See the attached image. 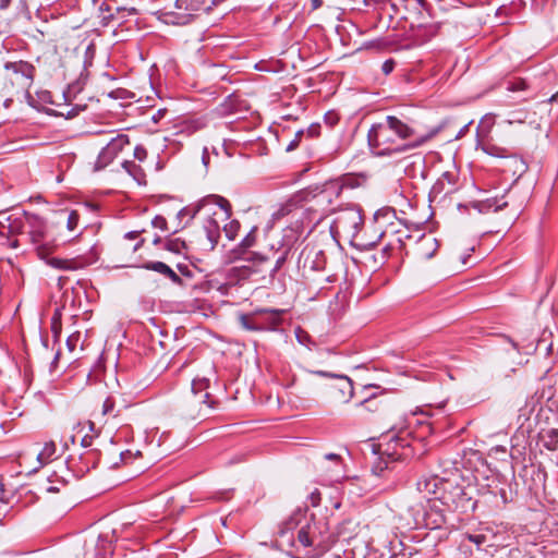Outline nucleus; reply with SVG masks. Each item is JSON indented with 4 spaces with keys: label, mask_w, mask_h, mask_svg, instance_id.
I'll return each instance as SVG.
<instances>
[{
    "label": "nucleus",
    "mask_w": 558,
    "mask_h": 558,
    "mask_svg": "<svg viewBox=\"0 0 558 558\" xmlns=\"http://www.w3.org/2000/svg\"><path fill=\"white\" fill-rule=\"evenodd\" d=\"M417 488L421 492L437 495L448 511L463 513L474 510L476 507L471 488L450 481H442L437 477L424 480L417 483Z\"/></svg>",
    "instance_id": "1"
},
{
    "label": "nucleus",
    "mask_w": 558,
    "mask_h": 558,
    "mask_svg": "<svg viewBox=\"0 0 558 558\" xmlns=\"http://www.w3.org/2000/svg\"><path fill=\"white\" fill-rule=\"evenodd\" d=\"M331 210L339 238L349 239L351 244L360 250H369L379 242L380 235H377L374 241H366L364 234H361L363 218L357 208L349 207L338 210L332 208Z\"/></svg>",
    "instance_id": "2"
},
{
    "label": "nucleus",
    "mask_w": 558,
    "mask_h": 558,
    "mask_svg": "<svg viewBox=\"0 0 558 558\" xmlns=\"http://www.w3.org/2000/svg\"><path fill=\"white\" fill-rule=\"evenodd\" d=\"M316 391L328 404H344L354 396V387L349 377L325 369H316Z\"/></svg>",
    "instance_id": "3"
},
{
    "label": "nucleus",
    "mask_w": 558,
    "mask_h": 558,
    "mask_svg": "<svg viewBox=\"0 0 558 558\" xmlns=\"http://www.w3.org/2000/svg\"><path fill=\"white\" fill-rule=\"evenodd\" d=\"M389 128L390 126H389V123L387 122V118H385L384 122L373 125L367 134L368 142L373 147L383 148L381 154H384L385 151L401 153V151H405L408 149H413V148L422 146L423 144H425L433 137L432 134L422 136L418 140L414 141L413 143H410V144H407L403 146H399L396 148H390V145L393 144V138H392L393 133H392L391 129H389Z\"/></svg>",
    "instance_id": "4"
},
{
    "label": "nucleus",
    "mask_w": 558,
    "mask_h": 558,
    "mask_svg": "<svg viewBox=\"0 0 558 558\" xmlns=\"http://www.w3.org/2000/svg\"><path fill=\"white\" fill-rule=\"evenodd\" d=\"M343 190V183L339 179L327 180L322 185H316V214H328L339 202Z\"/></svg>",
    "instance_id": "5"
},
{
    "label": "nucleus",
    "mask_w": 558,
    "mask_h": 558,
    "mask_svg": "<svg viewBox=\"0 0 558 558\" xmlns=\"http://www.w3.org/2000/svg\"><path fill=\"white\" fill-rule=\"evenodd\" d=\"M373 423L381 433L398 430L400 434L407 427V420L402 411L390 403L381 407V412L374 416Z\"/></svg>",
    "instance_id": "6"
},
{
    "label": "nucleus",
    "mask_w": 558,
    "mask_h": 558,
    "mask_svg": "<svg viewBox=\"0 0 558 558\" xmlns=\"http://www.w3.org/2000/svg\"><path fill=\"white\" fill-rule=\"evenodd\" d=\"M446 511L448 510L436 496L424 507L422 519H415V526L424 525L429 530H439L446 524Z\"/></svg>",
    "instance_id": "7"
},
{
    "label": "nucleus",
    "mask_w": 558,
    "mask_h": 558,
    "mask_svg": "<svg viewBox=\"0 0 558 558\" xmlns=\"http://www.w3.org/2000/svg\"><path fill=\"white\" fill-rule=\"evenodd\" d=\"M316 242H320L325 247H336L339 245V236L333 223L332 210L328 214H322L316 221Z\"/></svg>",
    "instance_id": "8"
},
{
    "label": "nucleus",
    "mask_w": 558,
    "mask_h": 558,
    "mask_svg": "<svg viewBox=\"0 0 558 558\" xmlns=\"http://www.w3.org/2000/svg\"><path fill=\"white\" fill-rule=\"evenodd\" d=\"M343 460L340 454L326 453L316 459V473L326 481H338L341 477Z\"/></svg>",
    "instance_id": "9"
},
{
    "label": "nucleus",
    "mask_w": 558,
    "mask_h": 558,
    "mask_svg": "<svg viewBox=\"0 0 558 558\" xmlns=\"http://www.w3.org/2000/svg\"><path fill=\"white\" fill-rule=\"evenodd\" d=\"M270 256L257 253V252H244L243 257H241L240 265L234 267L233 270L241 271V277L246 278L252 274H259L266 269V265L268 264Z\"/></svg>",
    "instance_id": "10"
},
{
    "label": "nucleus",
    "mask_w": 558,
    "mask_h": 558,
    "mask_svg": "<svg viewBox=\"0 0 558 558\" xmlns=\"http://www.w3.org/2000/svg\"><path fill=\"white\" fill-rule=\"evenodd\" d=\"M126 145H129L128 135L118 134L113 137L99 153L95 162V169L101 170L106 168Z\"/></svg>",
    "instance_id": "11"
},
{
    "label": "nucleus",
    "mask_w": 558,
    "mask_h": 558,
    "mask_svg": "<svg viewBox=\"0 0 558 558\" xmlns=\"http://www.w3.org/2000/svg\"><path fill=\"white\" fill-rule=\"evenodd\" d=\"M408 447V440L402 438L400 434H396L387 441V444L377 445L375 453L385 456L386 459L391 462H397L408 456L405 452Z\"/></svg>",
    "instance_id": "12"
},
{
    "label": "nucleus",
    "mask_w": 558,
    "mask_h": 558,
    "mask_svg": "<svg viewBox=\"0 0 558 558\" xmlns=\"http://www.w3.org/2000/svg\"><path fill=\"white\" fill-rule=\"evenodd\" d=\"M209 202L217 205L220 208L221 214H222V218H221L222 220H228L231 217V205H230L229 201L219 195H210V196L206 197L205 199H203V202L201 204H198L194 207L187 206V207L182 208L178 213V218L183 219L185 217H189L187 222L191 221L192 219H194V217L197 215V213L201 210V208L203 206H205L206 203H209Z\"/></svg>",
    "instance_id": "13"
},
{
    "label": "nucleus",
    "mask_w": 558,
    "mask_h": 558,
    "mask_svg": "<svg viewBox=\"0 0 558 558\" xmlns=\"http://www.w3.org/2000/svg\"><path fill=\"white\" fill-rule=\"evenodd\" d=\"M439 250V241L433 234L422 235L413 247V253L418 260H428Z\"/></svg>",
    "instance_id": "14"
},
{
    "label": "nucleus",
    "mask_w": 558,
    "mask_h": 558,
    "mask_svg": "<svg viewBox=\"0 0 558 558\" xmlns=\"http://www.w3.org/2000/svg\"><path fill=\"white\" fill-rule=\"evenodd\" d=\"M141 268L146 270L156 271L167 278H169L175 284H182V278L166 263L163 262H147L141 266Z\"/></svg>",
    "instance_id": "15"
},
{
    "label": "nucleus",
    "mask_w": 558,
    "mask_h": 558,
    "mask_svg": "<svg viewBox=\"0 0 558 558\" xmlns=\"http://www.w3.org/2000/svg\"><path fill=\"white\" fill-rule=\"evenodd\" d=\"M175 7L189 11V16L198 11L208 12L214 5L213 0H177Z\"/></svg>",
    "instance_id": "16"
},
{
    "label": "nucleus",
    "mask_w": 558,
    "mask_h": 558,
    "mask_svg": "<svg viewBox=\"0 0 558 558\" xmlns=\"http://www.w3.org/2000/svg\"><path fill=\"white\" fill-rule=\"evenodd\" d=\"M209 387V379L208 378H196L192 383V392L193 398L197 399L198 403H205L208 405V408H214L215 401L210 399V395L208 392H205L204 395H199L202 390H206Z\"/></svg>",
    "instance_id": "17"
},
{
    "label": "nucleus",
    "mask_w": 558,
    "mask_h": 558,
    "mask_svg": "<svg viewBox=\"0 0 558 558\" xmlns=\"http://www.w3.org/2000/svg\"><path fill=\"white\" fill-rule=\"evenodd\" d=\"M25 220L27 226L29 227V233L32 235L33 242L37 243L41 240L45 233V221L41 217L35 214L25 213Z\"/></svg>",
    "instance_id": "18"
},
{
    "label": "nucleus",
    "mask_w": 558,
    "mask_h": 558,
    "mask_svg": "<svg viewBox=\"0 0 558 558\" xmlns=\"http://www.w3.org/2000/svg\"><path fill=\"white\" fill-rule=\"evenodd\" d=\"M386 119L389 123V129H391L392 133L400 140H408L414 135V130L407 123L402 122L400 118H396V116H387Z\"/></svg>",
    "instance_id": "19"
},
{
    "label": "nucleus",
    "mask_w": 558,
    "mask_h": 558,
    "mask_svg": "<svg viewBox=\"0 0 558 558\" xmlns=\"http://www.w3.org/2000/svg\"><path fill=\"white\" fill-rule=\"evenodd\" d=\"M343 312L344 299L340 298V292L337 291L333 293L332 299L329 301V304L325 310L327 323L330 320H337L342 316Z\"/></svg>",
    "instance_id": "20"
},
{
    "label": "nucleus",
    "mask_w": 558,
    "mask_h": 558,
    "mask_svg": "<svg viewBox=\"0 0 558 558\" xmlns=\"http://www.w3.org/2000/svg\"><path fill=\"white\" fill-rule=\"evenodd\" d=\"M4 68L8 71H12L15 74H20L28 81V84L33 83L35 75V66L26 61L8 62Z\"/></svg>",
    "instance_id": "21"
},
{
    "label": "nucleus",
    "mask_w": 558,
    "mask_h": 558,
    "mask_svg": "<svg viewBox=\"0 0 558 558\" xmlns=\"http://www.w3.org/2000/svg\"><path fill=\"white\" fill-rule=\"evenodd\" d=\"M502 170L504 172H510L512 175L520 178L527 170V165L522 158L510 156L504 162Z\"/></svg>",
    "instance_id": "22"
},
{
    "label": "nucleus",
    "mask_w": 558,
    "mask_h": 558,
    "mask_svg": "<svg viewBox=\"0 0 558 558\" xmlns=\"http://www.w3.org/2000/svg\"><path fill=\"white\" fill-rule=\"evenodd\" d=\"M48 263L51 267L60 270H76L86 265L81 258L63 259L53 257L50 258Z\"/></svg>",
    "instance_id": "23"
},
{
    "label": "nucleus",
    "mask_w": 558,
    "mask_h": 558,
    "mask_svg": "<svg viewBox=\"0 0 558 558\" xmlns=\"http://www.w3.org/2000/svg\"><path fill=\"white\" fill-rule=\"evenodd\" d=\"M204 230L213 250L220 238V223L214 217H208L204 225Z\"/></svg>",
    "instance_id": "24"
},
{
    "label": "nucleus",
    "mask_w": 558,
    "mask_h": 558,
    "mask_svg": "<svg viewBox=\"0 0 558 558\" xmlns=\"http://www.w3.org/2000/svg\"><path fill=\"white\" fill-rule=\"evenodd\" d=\"M314 198V190L308 185L292 195L289 199L293 207H305Z\"/></svg>",
    "instance_id": "25"
},
{
    "label": "nucleus",
    "mask_w": 558,
    "mask_h": 558,
    "mask_svg": "<svg viewBox=\"0 0 558 558\" xmlns=\"http://www.w3.org/2000/svg\"><path fill=\"white\" fill-rule=\"evenodd\" d=\"M57 446L53 441L45 442L41 450L37 453V461L39 466H44L45 464L51 462L56 456Z\"/></svg>",
    "instance_id": "26"
},
{
    "label": "nucleus",
    "mask_w": 558,
    "mask_h": 558,
    "mask_svg": "<svg viewBox=\"0 0 558 558\" xmlns=\"http://www.w3.org/2000/svg\"><path fill=\"white\" fill-rule=\"evenodd\" d=\"M514 202L515 196L513 192H508L501 201H496L493 205H489V207H494V211L498 213L512 205V215H515L519 207L513 205Z\"/></svg>",
    "instance_id": "27"
},
{
    "label": "nucleus",
    "mask_w": 558,
    "mask_h": 558,
    "mask_svg": "<svg viewBox=\"0 0 558 558\" xmlns=\"http://www.w3.org/2000/svg\"><path fill=\"white\" fill-rule=\"evenodd\" d=\"M386 403L387 402L378 400L375 396H369L362 400L357 405L371 413H376L377 415L379 412H381V407H385Z\"/></svg>",
    "instance_id": "28"
},
{
    "label": "nucleus",
    "mask_w": 558,
    "mask_h": 558,
    "mask_svg": "<svg viewBox=\"0 0 558 558\" xmlns=\"http://www.w3.org/2000/svg\"><path fill=\"white\" fill-rule=\"evenodd\" d=\"M96 458L97 453L94 451H86L85 453L80 456V461L82 463L81 466L77 468L78 473L87 472L90 468L96 466Z\"/></svg>",
    "instance_id": "29"
},
{
    "label": "nucleus",
    "mask_w": 558,
    "mask_h": 558,
    "mask_svg": "<svg viewBox=\"0 0 558 558\" xmlns=\"http://www.w3.org/2000/svg\"><path fill=\"white\" fill-rule=\"evenodd\" d=\"M123 169L131 174L138 183L144 179V172L140 166L133 161L125 160L122 162Z\"/></svg>",
    "instance_id": "30"
},
{
    "label": "nucleus",
    "mask_w": 558,
    "mask_h": 558,
    "mask_svg": "<svg viewBox=\"0 0 558 558\" xmlns=\"http://www.w3.org/2000/svg\"><path fill=\"white\" fill-rule=\"evenodd\" d=\"M545 440V447L548 450H556L558 447V428H549L545 430L543 435Z\"/></svg>",
    "instance_id": "31"
},
{
    "label": "nucleus",
    "mask_w": 558,
    "mask_h": 558,
    "mask_svg": "<svg viewBox=\"0 0 558 558\" xmlns=\"http://www.w3.org/2000/svg\"><path fill=\"white\" fill-rule=\"evenodd\" d=\"M186 245H185V242L182 241L181 239L179 238H175V239H167L166 243H165V248L169 252H172L174 254H182L183 251L185 250Z\"/></svg>",
    "instance_id": "32"
},
{
    "label": "nucleus",
    "mask_w": 558,
    "mask_h": 558,
    "mask_svg": "<svg viewBox=\"0 0 558 558\" xmlns=\"http://www.w3.org/2000/svg\"><path fill=\"white\" fill-rule=\"evenodd\" d=\"M470 254H464L461 250H453L449 255V263L452 267L465 265Z\"/></svg>",
    "instance_id": "33"
},
{
    "label": "nucleus",
    "mask_w": 558,
    "mask_h": 558,
    "mask_svg": "<svg viewBox=\"0 0 558 558\" xmlns=\"http://www.w3.org/2000/svg\"><path fill=\"white\" fill-rule=\"evenodd\" d=\"M311 525L307 523L305 526H303L298 534V541L299 543L304 547L312 546L313 539L310 534Z\"/></svg>",
    "instance_id": "34"
},
{
    "label": "nucleus",
    "mask_w": 558,
    "mask_h": 558,
    "mask_svg": "<svg viewBox=\"0 0 558 558\" xmlns=\"http://www.w3.org/2000/svg\"><path fill=\"white\" fill-rule=\"evenodd\" d=\"M293 206L291 205V203L289 202L288 204L286 205H281L279 208H277L272 214H271V220H270V225L268 226L269 228L272 227V225L281 219L282 217L287 216L290 211H291V208Z\"/></svg>",
    "instance_id": "35"
},
{
    "label": "nucleus",
    "mask_w": 558,
    "mask_h": 558,
    "mask_svg": "<svg viewBox=\"0 0 558 558\" xmlns=\"http://www.w3.org/2000/svg\"><path fill=\"white\" fill-rule=\"evenodd\" d=\"M62 214L66 215V229L71 232L75 231L80 221L78 213L76 210H71L62 211Z\"/></svg>",
    "instance_id": "36"
},
{
    "label": "nucleus",
    "mask_w": 558,
    "mask_h": 558,
    "mask_svg": "<svg viewBox=\"0 0 558 558\" xmlns=\"http://www.w3.org/2000/svg\"><path fill=\"white\" fill-rule=\"evenodd\" d=\"M96 547L99 550V555L106 556L107 554H111V542L107 538V536L99 535L97 538Z\"/></svg>",
    "instance_id": "37"
},
{
    "label": "nucleus",
    "mask_w": 558,
    "mask_h": 558,
    "mask_svg": "<svg viewBox=\"0 0 558 558\" xmlns=\"http://www.w3.org/2000/svg\"><path fill=\"white\" fill-rule=\"evenodd\" d=\"M277 254L274 253V256ZM287 256H288V250L287 248H283L281 251L278 252V256L276 257V262H275V265L274 267L270 269V276L274 277L275 274L283 266V264L286 263L287 260Z\"/></svg>",
    "instance_id": "38"
},
{
    "label": "nucleus",
    "mask_w": 558,
    "mask_h": 558,
    "mask_svg": "<svg viewBox=\"0 0 558 558\" xmlns=\"http://www.w3.org/2000/svg\"><path fill=\"white\" fill-rule=\"evenodd\" d=\"M377 462L374 463L372 471L375 475H381V473L389 468L390 460H386L385 456L378 454Z\"/></svg>",
    "instance_id": "39"
},
{
    "label": "nucleus",
    "mask_w": 558,
    "mask_h": 558,
    "mask_svg": "<svg viewBox=\"0 0 558 558\" xmlns=\"http://www.w3.org/2000/svg\"><path fill=\"white\" fill-rule=\"evenodd\" d=\"M114 407H116L114 399L111 396L107 397L102 403V411H101L102 415L116 416L117 414L114 413Z\"/></svg>",
    "instance_id": "40"
},
{
    "label": "nucleus",
    "mask_w": 558,
    "mask_h": 558,
    "mask_svg": "<svg viewBox=\"0 0 558 558\" xmlns=\"http://www.w3.org/2000/svg\"><path fill=\"white\" fill-rule=\"evenodd\" d=\"M339 113L337 111H328L324 116V123L328 128H332L339 122Z\"/></svg>",
    "instance_id": "41"
},
{
    "label": "nucleus",
    "mask_w": 558,
    "mask_h": 558,
    "mask_svg": "<svg viewBox=\"0 0 558 558\" xmlns=\"http://www.w3.org/2000/svg\"><path fill=\"white\" fill-rule=\"evenodd\" d=\"M295 336H296L298 341L301 344H303L305 347L310 345V343H311V336L307 332H305L301 328H296L295 329Z\"/></svg>",
    "instance_id": "42"
},
{
    "label": "nucleus",
    "mask_w": 558,
    "mask_h": 558,
    "mask_svg": "<svg viewBox=\"0 0 558 558\" xmlns=\"http://www.w3.org/2000/svg\"><path fill=\"white\" fill-rule=\"evenodd\" d=\"M238 228H239V222L238 221H231L229 225H226L223 227V230H225L226 235L228 236V239H230V240L234 239V236L236 234V231H238Z\"/></svg>",
    "instance_id": "43"
},
{
    "label": "nucleus",
    "mask_w": 558,
    "mask_h": 558,
    "mask_svg": "<svg viewBox=\"0 0 558 558\" xmlns=\"http://www.w3.org/2000/svg\"><path fill=\"white\" fill-rule=\"evenodd\" d=\"M255 228L252 229L250 233L246 234V236L241 241L240 247L248 248L254 245L255 243Z\"/></svg>",
    "instance_id": "44"
},
{
    "label": "nucleus",
    "mask_w": 558,
    "mask_h": 558,
    "mask_svg": "<svg viewBox=\"0 0 558 558\" xmlns=\"http://www.w3.org/2000/svg\"><path fill=\"white\" fill-rule=\"evenodd\" d=\"M327 78H329L330 86L326 89L325 97H329L330 95L335 94V92H336V81L337 80L335 77V74L325 73L324 80H327Z\"/></svg>",
    "instance_id": "45"
},
{
    "label": "nucleus",
    "mask_w": 558,
    "mask_h": 558,
    "mask_svg": "<svg viewBox=\"0 0 558 558\" xmlns=\"http://www.w3.org/2000/svg\"><path fill=\"white\" fill-rule=\"evenodd\" d=\"M151 225L154 228L156 229H160L161 231H166L167 230V220L165 217L162 216H156L153 220H151Z\"/></svg>",
    "instance_id": "46"
},
{
    "label": "nucleus",
    "mask_w": 558,
    "mask_h": 558,
    "mask_svg": "<svg viewBox=\"0 0 558 558\" xmlns=\"http://www.w3.org/2000/svg\"><path fill=\"white\" fill-rule=\"evenodd\" d=\"M466 539L469 542L475 544L477 547H480L481 545H483L486 542V536L483 534H480V535L468 534Z\"/></svg>",
    "instance_id": "47"
},
{
    "label": "nucleus",
    "mask_w": 558,
    "mask_h": 558,
    "mask_svg": "<svg viewBox=\"0 0 558 558\" xmlns=\"http://www.w3.org/2000/svg\"><path fill=\"white\" fill-rule=\"evenodd\" d=\"M304 135V131L300 130L295 133V137L290 142V144L287 146V150H293L299 146V143L301 141V137Z\"/></svg>",
    "instance_id": "48"
},
{
    "label": "nucleus",
    "mask_w": 558,
    "mask_h": 558,
    "mask_svg": "<svg viewBox=\"0 0 558 558\" xmlns=\"http://www.w3.org/2000/svg\"><path fill=\"white\" fill-rule=\"evenodd\" d=\"M337 538L329 534L322 541L323 551L329 550L332 545L336 543Z\"/></svg>",
    "instance_id": "49"
},
{
    "label": "nucleus",
    "mask_w": 558,
    "mask_h": 558,
    "mask_svg": "<svg viewBox=\"0 0 558 558\" xmlns=\"http://www.w3.org/2000/svg\"><path fill=\"white\" fill-rule=\"evenodd\" d=\"M396 62L392 59L386 60L381 65V71L385 75L390 74L395 69Z\"/></svg>",
    "instance_id": "50"
},
{
    "label": "nucleus",
    "mask_w": 558,
    "mask_h": 558,
    "mask_svg": "<svg viewBox=\"0 0 558 558\" xmlns=\"http://www.w3.org/2000/svg\"><path fill=\"white\" fill-rule=\"evenodd\" d=\"M134 157L140 161H143L147 157V150L143 146L137 145L134 148Z\"/></svg>",
    "instance_id": "51"
},
{
    "label": "nucleus",
    "mask_w": 558,
    "mask_h": 558,
    "mask_svg": "<svg viewBox=\"0 0 558 558\" xmlns=\"http://www.w3.org/2000/svg\"><path fill=\"white\" fill-rule=\"evenodd\" d=\"M325 254H324V250H320L317 254H316V262H315V265H316V269H318L322 264L324 263L325 264Z\"/></svg>",
    "instance_id": "52"
},
{
    "label": "nucleus",
    "mask_w": 558,
    "mask_h": 558,
    "mask_svg": "<svg viewBox=\"0 0 558 558\" xmlns=\"http://www.w3.org/2000/svg\"><path fill=\"white\" fill-rule=\"evenodd\" d=\"M339 149V141H336L335 144L331 147H326L325 150L327 153V156H332L335 153H337Z\"/></svg>",
    "instance_id": "53"
},
{
    "label": "nucleus",
    "mask_w": 558,
    "mask_h": 558,
    "mask_svg": "<svg viewBox=\"0 0 558 558\" xmlns=\"http://www.w3.org/2000/svg\"><path fill=\"white\" fill-rule=\"evenodd\" d=\"M80 110L81 109L73 108V109L69 110L66 113H61V116L65 117L66 119H72L75 116H77Z\"/></svg>",
    "instance_id": "54"
},
{
    "label": "nucleus",
    "mask_w": 558,
    "mask_h": 558,
    "mask_svg": "<svg viewBox=\"0 0 558 558\" xmlns=\"http://www.w3.org/2000/svg\"><path fill=\"white\" fill-rule=\"evenodd\" d=\"M361 234H364V236H365L366 241H374V240H376V236H377V235H380V239H381V238H383V235H384V233H383V232H379V233H378V232H376V231H374V232H373V234H372V235H369V236H367L366 232H361Z\"/></svg>",
    "instance_id": "55"
},
{
    "label": "nucleus",
    "mask_w": 558,
    "mask_h": 558,
    "mask_svg": "<svg viewBox=\"0 0 558 558\" xmlns=\"http://www.w3.org/2000/svg\"><path fill=\"white\" fill-rule=\"evenodd\" d=\"M524 88H525V82L523 80H520L517 83H514V85H512V89H514V90L524 89Z\"/></svg>",
    "instance_id": "56"
},
{
    "label": "nucleus",
    "mask_w": 558,
    "mask_h": 558,
    "mask_svg": "<svg viewBox=\"0 0 558 558\" xmlns=\"http://www.w3.org/2000/svg\"><path fill=\"white\" fill-rule=\"evenodd\" d=\"M208 159H209V156H208V150L207 148L205 147L204 150H203V156H202V161L205 166L208 165Z\"/></svg>",
    "instance_id": "57"
},
{
    "label": "nucleus",
    "mask_w": 558,
    "mask_h": 558,
    "mask_svg": "<svg viewBox=\"0 0 558 558\" xmlns=\"http://www.w3.org/2000/svg\"><path fill=\"white\" fill-rule=\"evenodd\" d=\"M138 232L137 231H130L128 233H125V238L126 239H130V240H133L137 236Z\"/></svg>",
    "instance_id": "58"
},
{
    "label": "nucleus",
    "mask_w": 558,
    "mask_h": 558,
    "mask_svg": "<svg viewBox=\"0 0 558 558\" xmlns=\"http://www.w3.org/2000/svg\"><path fill=\"white\" fill-rule=\"evenodd\" d=\"M11 3V0H0V9L4 10L7 9Z\"/></svg>",
    "instance_id": "59"
},
{
    "label": "nucleus",
    "mask_w": 558,
    "mask_h": 558,
    "mask_svg": "<svg viewBox=\"0 0 558 558\" xmlns=\"http://www.w3.org/2000/svg\"><path fill=\"white\" fill-rule=\"evenodd\" d=\"M161 243V238L160 236H155L154 240H153V244L154 245H159Z\"/></svg>",
    "instance_id": "60"
},
{
    "label": "nucleus",
    "mask_w": 558,
    "mask_h": 558,
    "mask_svg": "<svg viewBox=\"0 0 558 558\" xmlns=\"http://www.w3.org/2000/svg\"><path fill=\"white\" fill-rule=\"evenodd\" d=\"M189 22V17L187 16H182L179 21H177V23H181V24H185Z\"/></svg>",
    "instance_id": "61"
},
{
    "label": "nucleus",
    "mask_w": 558,
    "mask_h": 558,
    "mask_svg": "<svg viewBox=\"0 0 558 558\" xmlns=\"http://www.w3.org/2000/svg\"><path fill=\"white\" fill-rule=\"evenodd\" d=\"M315 498H316V507L320 505V495L319 493L316 490V495H315Z\"/></svg>",
    "instance_id": "62"
},
{
    "label": "nucleus",
    "mask_w": 558,
    "mask_h": 558,
    "mask_svg": "<svg viewBox=\"0 0 558 558\" xmlns=\"http://www.w3.org/2000/svg\"><path fill=\"white\" fill-rule=\"evenodd\" d=\"M558 99V92L555 93L549 99H548V102H551V101H555Z\"/></svg>",
    "instance_id": "63"
},
{
    "label": "nucleus",
    "mask_w": 558,
    "mask_h": 558,
    "mask_svg": "<svg viewBox=\"0 0 558 558\" xmlns=\"http://www.w3.org/2000/svg\"><path fill=\"white\" fill-rule=\"evenodd\" d=\"M314 124L312 123L307 129V135L312 136Z\"/></svg>",
    "instance_id": "64"
}]
</instances>
